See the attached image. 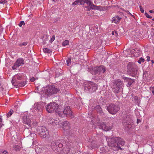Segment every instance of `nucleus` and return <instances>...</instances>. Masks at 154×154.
I'll return each instance as SVG.
<instances>
[{"instance_id":"obj_23","label":"nucleus","mask_w":154,"mask_h":154,"mask_svg":"<svg viewBox=\"0 0 154 154\" xmlns=\"http://www.w3.org/2000/svg\"><path fill=\"white\" fill-rule=\"evenodd\" d=\"M26 84V82L24 81L19 83L18 82V83H16V84H15L14 86L16 87H23Z\"/></svg>"},{"instance_id":"obj_35","label":"nucleus","mask_w":154,"mask_h":154,"mask_svg":"<svg viewBox=\"0 0 154 154\" xmlns=\"http://www.w3.org/2000/svg\"><path fill=\"white\" fill-rule=\"evenodd\" d=\"M28 43L27 42H24L22 43L19 44L18 45L20 47H22V46H25L27 45Z\"/></svg>"},{"instance_id":"obj_55","label":"nucleus","mask_w":154,"mask_h":154,"mask_svg":"<svg viewBox=\"0 0 154 154\" xmlns=\"http://www.w3.org/2000/svg\"><path fill=\"white\" fill-rule=\"evenodd\" d=\"M43 44H45L46 43V42L45 41H44L43 42Z\"/></svg>"},{"instance_id":"obj_30","label":"nucleus","mask_w":154,"mask_h":154,"mask_svg":"<svg viewBox=\"0 0 154 154\" xmlns=\"http://www.w3.org/2000/svg\"><path fill=\"white\" fill-rule=\"evenodd\" d=\"M14 111L12 109H11L10 111L7 114V117L9 118L10 117L13 113Z\"/></svg>"},{"instance_id":"obj_49","label":"nucleus","mask_w":154,"mask_h":154,"mask_svg":"<svg viewBox=\"0 0 154 154\" xmlns=\"http://www.w3.org/2000/svg\"><path fill=\"white\" fill-rule=\"evenodd\" d=\"M2 119L1 118V116H0V127H2Z\"/></svg>"},{"instance_id":"obj_20","label":"nucleus","mask_w":154,"mask_h":154,"mask_svg":"<svg viewBox=\"0 0 154 154\" xmlns=\"http://www.w3.org/2000/svg\"><path fill=\"white\" fill-rule=\"evenodd\" d=\"M63 128L65 131L68 132V130L69 129L70 124L68 122L66 121L63 122L62 124Z\"/></svg>"},{"instance_id":"obj_4","label":"nucleus","mask_w":154,"mask_h":154,"mask_svg":"<svg viewBox=\"0 0 154 154\" xmlns=\"http://www.w3.org/2000/svg\"><path fill=\"white\" fill-rule=\"evenodd\" d=\"M45 90V93L47 95H52L54 94L57 93L59 91V89L54 86H50L46 87Z\"/></svg>"},{"instance_id":"obj_19","label":"nucleus","mask_w":154,"mask_h":154,"mask_svg":"<svg viewBox=\"0 0 154 154\" xmlns=\"http://www.w3.org/2000/svg\"><path fill=\"white\" fill-rule=\"evenodd\" d=\"M62 141L61 140H54L53 141L51 144V147L52 149L54 150H58L57 148V144L61 142Z\"/></svg>"},{"instance_id":"obj_29","label":"nucleus","mask_w":154,"mask_h":154,"mask_svg":"<svg viewBox=\"0 0 154 154\" xmlns=\"http://www.w3.org/2000/svg\"><path fill=\"white\" fill-rule=\"evenodd\" d=\"M69 42L68 40H65L62 43V45L63 46H66L69 45Z\"/></svg>"},{"instance_id":"obj_46","label":"nucleus","mask_w":154,"mask_h":154,"mask_svg":"<svg viewBox=\"0 0 154 154\" xmlns=\"http://www.w3.org/2000/svg\"><path fill=\"white\" fill-rule=\"evenodd\" d=\"M61 143H59L57 144V147L61 148L63 146V144Z\"/></svg>"},{"instance_id":"obj_18","label":"nucleus","mask_w":154,"mask_h":154,"mask_svg":"<svg viewBox=\"0 0 154 154\" xmlns=\"http://www.w3.org/2000/svg\"><path fill=\"white\" fill-rule=\"evenodd\" d=\"M66 145V146L62 149V151L60 152L61 154H67L70 152V148L69 144L68 143Z\"/></svg>"},{"instance_id":"obj_40","label":"nucleus","mask_w":154,"mask_h":154,"mask_svg":"<svg viewBox=\"0 0 154 154\" xmlns=\"http://www.w3.org/2000/svg\"><path fill=\"white\" fill-rule=\"evenodd\" d=\"M25 25L24 22L23 21H22L20 22V23L19 24V26L20 27H21L22 26V25Z\"/></svg>"},{"instance_id":"obj_60","label":"nucleus","mask_w":154,"mask_h":154,"mask_svg":"<svg viewBox=\"0 0 154 154\" xmlns=\"http://www.w3.org/2000/svg\"><path fill=\"white\" fill-rule=\"evenodd\" d=\"M52 1H53V2H55V0H52Z\"/></svg>"},{"instance_id":"obj_43","label":"nucleus","mask_w":154,"mask_h":154,"mask_svg":"<svg viewBox=\"0 0 154 154\" xmlns=\"http://www.w3.org/2000/svg\"><path fill=\"white\" fill-rule=\"evenodd\" d=\"M55 39V36L54 35H53L51 39L50 40V42L51 43L54 41Z\"/></svg>"},{"instance_id":"obj_62","label":"nucleus","mask_w":154,"mask_h":154,"mask_svg":"<svg viewBox=\"0 0 154 154\" xmlns=\"http://www.w3.org/2000/svg\"><path fill=\"white\" fill-rule=\"evenodd\" d=\"M6 0H4L3 1H6Z\"/></svg>"},{"instance_id":"obj_54","label":"nucleus","mask_w":154,"mask_h":154,"mask_svg":"<svg viewBox=\"0 0 154 154\" xmlns=\"http://www.w3.org/2000/svg\"><path fill=\"white\" fill-rule=\"evenodd\" d=\"M152 93L153 94V95H154V88H153L152 89Z\"/></svg>"},{"instance_id":"obj_12","label":"nucleus","mask_w":154,"mask_h":154,"mask_svg":"<svg viewBox=\"0 0 154 154\" xmlns=\"http://www.w3.org/2000/svg\"><path fill=\"white\" fill-rule=\"evenodd\" d=\"M24 64V60L22 58H19L17 60L16 62L12 66V68L14 70L16 69L20 66L23 65Z\"/></svg>"},{"instance_id":"obj_41","label":"nucleus","mask_w":154,"mask_h":154,"mask_svg":"<svg viewBox=\"0 0 154 154\" xmlns=\"http://www.w3.org/2000/svg\"><path fill=\"white\" fill-rule=\"evenodd\" d=\"M134 100L136 103H138L139 100L137 98V97H134Z\"/></svg>"},{"instance_id":"obj_17","label":"nucleus","mask_w":154,"mask_h":154,"mask_svg":"<svg viewBox=\"0 0 154 154\" xmlns=\"http://www.w3.org/2000/svg\"><path fill=\"white\" fill-rule=\"evenodd\" d=\"M123 122L125 124H131L133 122L132 117L131 116H127L123 120Z\"/></svg>"},{"instance_id":"obj_3","label":"nucleus","mask_w":154,"mask_h":154,"mask_svg":"<svg viewBox=\"0 0 154 154\" xmlns=\"http://www.w3.org/2000/svg\"><path fill=\"white\" fill-rule=\"evenodd\" d=\"M123 86V82L119 79L115 80L113 83L112 88L113 91L118 93Z\"/></svg>"},{"instance_id":"obj_33","label":"nucleus","mask_w":154,"mask_h":154,"mask_svg":"<svg viewBox=\"0 0 154 154\" xmlns=\"http://www.w3.org/2000/svg\"><path fill=\"white\" fill-rule=\"evenodd\" d=\"M54 122V119L52 118H50L48 120V123L49 124H52L53 125Z\"/></svg>"},{"instance_id":"obj_36","label":"nucleus","mask_w":154,"mask_h":154,"mask_svg":"<svg viewBox=\"0 0 154 154\" xmlns=\"http://www.w3.org/2000/svg\"><path fill=\"white\" fill-rule=\"evenodd\" d=\"M71 59L69 58H68L66 60V65L67 66H69L71 64Z\"/></svg>"},{"instance_id":"obj_10","label":"nucleus","mask_w":154,"mask_h":154,"mask_svg":"<svg viewBox=\"0 0 154 154\" xmlns=\"http://www.w3.org/2000/svg\"><path fill=\"white\" fill-rule=\"evenodd\" d=\"M63 110V113H64V116L71 117V118L73 117V114L70 106H64Z\"/></svg>"},{"instance_id":"obj_1","label":"nucleus","mask_w":154,"mask_h":154,"mask_svg":"<svg viewBox=\"0 0 154 154\" xmlns=\"http://www.w3.org/2000/svg\"><path fill=\"white\" fill-rule=\"evenodd\" d=\"M108 140V146L114 150L122 149L120 147L119 144L123 146L125 143L122 138L119 137L109 138Z\"/></svg>"},{"instance_id":"obj_47","label":"nucleus","mask_w":154,"mask_h":154,"mask_svg":"<svg viewBox=\"0 0 154 154\" xmlns=\"http://www.w3.org/2000/svg\"><path fill=\"white\" fill-rule=\"evenodd\" d=\"M140 11L142 13H143L144 12V10L141 6H140Z\"/></svg>"},{"instance_id":"obj_44","label":"nucleus","mask_w":154,"mask_h":154,"mask_svg":"<svg viewBox=\"0 0 154 154\" xmlns=\"http://www.w3.org/2000/svg\"><path fill=\"white\" fill-rule=\"evenodd\" d=\"M125 126H126L127 128H131V124H125Z\"/></svg>"},{"instance_id":"obj_9","label":"nucleus","mask_w":154,"mask_h":154,"mask_svg":"<svg viewBox=\"0 0 154 154\" xmlns=\"http://www.w3.org/2000/svg\"><path fill=\"white\" fill-rule=\"evenodd\" d=\"M106 71L105 67L103 66L98 67H95L92 69V74H100L103 73Z\"/></svg>"},{"instance_id":"obj_51","label":"nucleus","mask_w":154,"mask_h":154,"mask_svg":"<svg viewBox=\"0 0 154 154\" xmlns=\"http://www.w3.org/2000/svg\"><path fill=\"white\" fill-rule=\"evenodd\" d=\"M147 58V61H149L150 60V57L149 56H147L146 57Z\"/></svg>"},{"instance_id":"obj_8","label":"nucleus","mask_w":154,"mask_h":154,"mask_svg":"<svg viewBox=\"0 0 154 154\" xmlns=\"http://www.w3.org/2000/svg\"><path fill=\"white\" fill-rule=\"evenodd\" d=\"M58 107V104L56 103H50L46 107L47 111L49 113H52Z\"/></svg>"},{"instance_id":"obj_50","label":"nucleus","mask_w":154,"mask_h":154,"mask_svg":"<svg viewBox=\"0 0 154 154\" xmlns=\"http://www.w3.org/2000/svg\"><path fill=\"white\" fill-rule=\"evenodd\" d=\"M35 80V78L34 77H32L30 79V80L31 82H33Z\"/></svg>"},{"instance_id":"obj_59","label":"nucleus","mask_w":154,"mask_h":154,"mask_svg":"<svg viewBox=\"0 0 154 154\" xmlns=\"http://www.w3.org/2000/svg\"><path fill=\"white\" fill-rule=\"evenodd\" d=\"M95 28H96V29H97V28L96 26H95Z\"/></svg>"},{"instance_id":"obj_21","label":"nucleus","mask_w":154,"mask_h":154,"mask_svg":"<svg viewBox=\"0 0 154 154\" xmlns=\"http://www.w3.org/2000/svg\"><path fill=\"white\" fill-rule=\"evenodd\" d=\"M63 109H61L60 106L57 107V109L56 110V115L60 117H63L64 115L63 113Z\"/></svg>"},{"instance_id":"obj_6","label":"nucleus","mask_w":154,"mask_h":154,"mask_svg":"<svg viewBox=\"0 0 154 154\" xmlns=\"http://www.w3.org/2000/svg\"><path fill=\"white\" fill-rule=\"evenodd\" d=\"M37 130L38 134L42 138H45L48 135V131L45 126L38 127Z\"/></svg>"},{"instance_id":"obj_48","label":"nucleus","mask_w":154,"mask_h":154,"mask_svg":"<svg viewBox=\"0 0 154 154\" xmlns=\"http://www.w3.org/2000/svg\"><path fill=\"white\" fill-rule=\"evenodd\" d=\"M7 1H0V4L4 5L5 3H7Z\"/></svg>"},{"instance_id":"obj_11","label":"nucleus","mask_w":154,"mask_h":154,"mask_svg":"<svg viewBox=\"0 0 154 154\" xmlns=\"http://www.w3.org/2000/svg\"><path fill=\"white\" fill-rule=\"evenodd\" d=\"M82 2H83V4L84 3H86L88 5L90 6V8L94 10H100L101 7L100 6H96L92 4L90 0H82Z\"/></svg>"},{"instance_id":"obj_24","label":"nucleus","mask_w":154,"mask_h":154,"mask_svg":"<svg viewBox=\"0 0 154 154\" xmlns=\"http://www.w3.org/2000/svg\"><path fill=\"white\" fill-rule=\"evenodd\" d=\"M120 19L121 18L118 16L114 17L113 18L112 22L116 23H117L119 22Z\"/></svg>"},{"instance_id":"obj_15","label":"nucleus","mask_w":154,"mask_h":154,"mask_svg":"<svg viewBox=\"0 0 154 154\" xmlns=\"http://www.w3.org/2000/svg\"><path fill=\"white\" fill-rule=\"evenodd\" d=\"M100 128L105 131H108L112 129V127L110 126L108 124L103 122L100 124Z\"/></svg>"},{"instance_id":"obj_39","label":"nucleus","mask_w":154,"mask_h":154,"mask_svg":"<svg viewBox=\"0 0 154 154\" xmlns=\"http://www.w3.org/2000/svg\"><path fill=\"white\" fill-rule=\"evenodd\" d=\"M26 132H28L29 134V135H26V137H28L29 135H30L32 134L30 132V131L28 130H25L24 131V134H26Z\"/></svg>"},{"instance_id":"obj_53","label":"nucleus","mask_w":154,"mask_h":154,"mask_svg":"<svg viewBox=\"0 0 154 154\" xmlns=\"http://www.w3.org/2000/svg\"><path fill=\"white\" fill-rule=\"evenodd\" d=\"M149 12L151 13H154V11L153 10H151L149 11Z\"/></svg>"},{"instance_id":"obj_37","label":"nucleus","mask_w":154,"mask_h":154,"mask_svg":"<svg viewBox=\"0 0 154 154\" xmlns=\"http://www.w3.org/2000/svg\"><path fill=\"white\" fill-rule=\"evenodd\" d=\"M112 34L113 35H114L116 37H117L118 35V33L116 31H112Z\"/></svg>"},{"instance_id":"obj_14","label":"nucleus","mask_w":154,"mask_h":154,"mask_svg":"<svg viewBox=\"0 0 154 154\" xmlns=\"http://www.w3.org/2000/svg\"><path fill=\"white\" fill-rule=\"evenodd\" d=\"M42 108L43 106L41 104L38 103H35L34 105L33 111L35 113L38 114L39 112H41Z\"/></svg>"},{"instance_id":"obj_34","label":"nucleus","mask_w":154,"mask_h":154,"mask_svg":"<svg viewBox=\"0 0 154 154\" xmlns=\"http://www.w3.org/2000/svg\"><path fill=\"white\" fill-rule=\"evenodd\" d=\"M0 154H8V153L5 150L1 149L0 150Z\"/></svg>"},{"instance_id":"obj_28","label":"nucleus","mask_w":154,"mask_h":154,"mask_svg":"<svg viewBox=\"0 0 154 154\" xmlns=\"http://www.w3.org/2000/svg\"><path fill=\"white\" fill-rule=\"evenodd\" d=\"M60 121L59 120L58 118H56L54 119L53 125H59Z\"/></svg>"},{"instance_id":"obj_27","label":"nucleus","mask_w":154,"mask_h":154,"mask_svg":"<svg viewBox=\"0 0 154 154\" xmlns=\"http://www.w3.org/2000/svg\"><path fill=\"white\" fill-rule=\"evenodd\" d=\"M13 149L16 151H18L20 150L21 148L19 146L15 145L13 146Z\"/></svg>"},{"instance_id":"obj_25","label":"nucleus","mask_w":154,"mask_h":154,"mask_svg":"<svg viewBox=\"0 0 154 154\" xmlns=\"http://www.w3.org/2000/svg\"><path fill=\"white\" fill-rule=\"evenodd\" d=\"M94 109L99 113H101L102 112H103L102 109L99 105H97L94 107Z\"/></svg>"},{"instance_id":"obj_58","label":"nucleus","mask_w":154,"mask_h":154,"mask_svg":"<svg viewBox=\"0 0 154 154\" xmlns=\"http://www.w3.org/2000/svg\"><path fill=\"white\" fill-rule=\"evenodd\" d=\"M45 39H46V40H45V41H47V40H48V38H45Z\"/></svg>"},{"instance_id":"obj_42","label":"nucleus","mask_w":154,"mask_h":154,"mask_svg":"<svg viewBox=\"0 0 154 154\" xmlns=\"http://www.w3.org/2000/svg\"><path fill=\"white\" fill-rule=\"evenodd\" d=\"M145 15L147 17L149 18H152V16H150L148 13H145Z\"/></svg>"},{"instance_id":"obj_31","label":"nucleus","mask_w":154,"mask_h":154,"mask_svg":"<svg viewBox=\"0 0 154 154\" xmlns=\"http://www.w3.org/2000/svg\"><path fill=\"white\" fill-rule=\"evenodd\" d=\"M43 50L44 52L47 53L48 54L51 53L52 52L49 49L47 48H43Z\"/></svg>"},{"instance_id":"obj_32","label":"nucleus","mask_w":154,"mask_h":154,"mask_svg":"<svg viewBox=\"0 0 154 154\" xmlns=\"http://www.w3.org/2000/svg\"><path fill=\"white\" fill-rule=\"evenodd\" d=\"M95 141H92L90 145V147L92 149H93L95 146Z\"/></svg>"},{"instance_id":"obj_13","label":"nucleus","mask_w":154,"mask_h":154,"mask_svg":"<svg viewBox=\"0 0 154 154\" xmlns=\"http://www.w3.org/2000/svg\"><path fill=\"white\" fill-rule=\"evenodd\" d=\"M128 68L132 74V76L134 77L137 74V72L136 69V66L135 64L131 65L129 63L128 66Z\"/></svg>"},{"instance_id":"obj_38","label":"nucleus","mask_w":154,"mask_h":154,"mask_svg":"<svg viewBox=\"0 0 154 154\" xmlns=\"http://www.w3.org/2000/svg\"><path fill=\"white\" fill-rule=\"evenodd\" d=\"M144 61V59L142 57H141L138 61V62L140 64L142 62H143Z\"/></svg>"},{"instance_id":"obj_5","label":"nucleus","mask_w":154,"mask_h":154,"mask_svg":"<svg viewBox=\"0 0 154 154\" xmlns=\"http://www.w3.org/2000/svg\"><path fill=\"white\" fill-rule=\"evenodd\" d=\"M23 122L27 125L29 128L36 125L37 122L35 121L30 120L28 116L24 115L23 118Z\"/></svg>"},{"instance_id":"obj_2","label":"nucleus","mask_w":154,"mask_h":154,"mask_svg":"<svg viewBox=\"0 0 154 154\" xmlns=\"http://www.w3.org/2000/svg\"><path fill=\"white\" fill-rule=\"evenodd\" d=\"M84 85L85 91L91 93L95 91L97 88V85L91 81H87L84 82Z\"/></svg>"},{"instance_id":"obj_26","label":"nucleus","mask_w":154,"mask_h":154,"mask_svg":"<svg viewBox=\"0 0 154 154\" xmlns=\"http://www.w3.org/2000/svg\"><path fill=\"white\" fill-rule=\"evenodd\" d=\"M83 4V2H82V0H76L74 2L72 3L73 5H82Z\"/></svg>"},{"instance_id":"obj_22","label":"nucleus","mask_w":154,"mask_h":154,"mask_svg":"<svg viewBox=\"0 0 154 154\" xmlns=\"http://www.w3.org/2000/svg\"><path fill=\"white\" fill-rule=\"evenodd\" d=\"M123 79L128 82V84L127 85V86L128 87H130L132 84L134 83V80L133 79H129L128 78L125 77L123 78Z\"/></svg>"},{"instance_id":"obj_52","label":"nucleus","mask_w":154,"mask_h":154,"mask_svg":"<svg viewBox=\"0 0 154 154\" xmlns=\"http://www.w3.org/2000/svg\"><path fill=\"white\" fill-rule=\"evenodd\" d=\"M140 122H141V120L140 119H137V124H138Z\"/></svg>"},{"instance_id":"obj_45","label":"nucleus","mask_w":154,"mask_h":154,"mask_svg":"<svg viewBox=\"0 0 154 154\" xmlns=\"http://www.w3.org/2000/svg\"><path fill=\"white\" fill-rule=\"evenodd\" d=\"M97 119L96 118H94L93 120H91V121L93 123H95L96 122H97Z\"/></svg>"},{"instance_id":"obj_56","label":"nucleus","mask_w":154,"mask_h":154,"mask_svg":"<svg viewBox=\"0 0 154 154\" xmlns=\"http://www.w3.org/2000/svg\"><path fill=\"white\" fill-rule=\"evenodd\" d=\"M151 62L152 63V64H153L154 63V61L153 60H151Z\"/></svg>"},{"instance_id":"obj_61","label":"nucleus","mask_w":154,"mask_h":154,"mask_svg":"<svg viewBox=\"0 0 154 154\" xmlns=\"http://www.w3.org/2000/svg\"><path fill=\"white\" fill-rule=\"evenodd\" d=\"M152 20H153L154 21V18H153V19H152Z\"/></svg>"},{"instance_id":"obj_57","label":"nucleus","mask_w":154,"mask_h":154,"mask_svg":"<svg viewBox=\"0 0 154 154\" xmlns=\"http://www.w3.org/2000/svg\"><path fill=\"white\" fill-rule=\"evenodd\" d=\"M39 148V147H37L36 148V149H35V150L36 151H37V149H38V148Z\"/></svg>"},{"instance_id":"obj_7","label":"nucleus","mask_w":154,"mask_h":154,"mask_svg":"<svg viewBox=\"0 0 154 154\" xmlns=\"http://www.w3.org/2000/svg\"><path fill=\"white\" fill-rule=\"evenodd\" d=\"M120 109L119 107L117 105L111 104L107 107V109L111 114H115Z\"/></svg>"},{"instance_id":"obj_16","label":"nucleus","mask_w":154,"mask_h":154,"mask_svg":"<svg viewBox=\"0 0 154 154\" xmlns=\"http://www.w3.org/2000/svg\"><path fill=\"white\" fill-rule=\"evenodd\" d=\"M21 75L20 74H17L15 75L12 80V83L14 86V85L15 84H16V83H18V82L17 80H19L21 79Z\"/></svg>"}]
</instances>
